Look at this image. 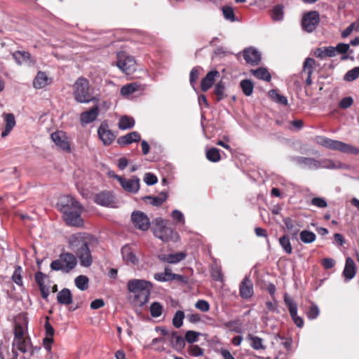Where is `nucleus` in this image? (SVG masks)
Wrapping results in <instances>:
<instances>
[{"instance_id":"f257e3e1","label":"nucleus","mask_w":359,"mask_h":359,"mask_svg":"<svg viewBox=\"0 0 359 359\" xmlns=\"http://www.w3.org/2000/svg\"><path fill=\"white\" fill-rule=\"evenodd\" d=\"M92 240V236L86 233H74L68 238L69 248L76 254L83 266L88 267L92 264L93 258L88 247Z\"/></svg>"},{"instance_id":"f03ea898","label":"nucleus","mask_w":359,"mask_h":359,"mask_svg":"<svg viewBox=\"0 0 359 359\" xmlns=\"http://www.w3.org/2000/svg\"><path fill=\"white\" fill-rule=\"evenodd\" d=\"M57 206L63 213L64 219L67 224L75 226H80L83 224V219L81 217L82 207L73 197L70 196L60 197Z\"/></svg>"},{"instance_id":"7ed1b4c3","label":"nucleus","mask_w":359,"mask_h":359,"mask_svg":"<svg viewBox=\"0 0 359 359\" xmlns=\"http://www.w3.org/2000/svg\"><path fill=\"white\" fill-rule=\"evenodd\" d=\"M128 290L134 293L133 303L135 306H143L149 300L152 284L151 282L140 280L131 279L128 282Z\"/></svg>"},{"instance_id":"20e7f679","label":"nucleus","mask_w":359,"mask_h":359,"mask_svg":"<svg viewBox=\"0 0 359 359\" xmlns=\"http://www.w3.org/2000/svg\"><path fill=\"white\" fill-rule=\"evenodd\" d=\"M316 142L318 144L329 149L337 150L346 154H359L358 148L341 141L330 139L325 136L316 137Z\"/></svg>"},{"instance_id":"39448f33","label":"nucleus","mask_w":359,"mask_h":359,"mask_svg":"<svg viewBox=\"0 0 359 359\" xmlns=\"http://www.w3.org/2000/svg\"><path fill=\"white\" fill-rule=\"evenodd\" d=\"M75 100L80 103H88L93 100L89 93V82L83 77L79 78L73 86Z\"/></svg>"},{"instance_id":"423d86ee","label":"nucleus","mask_w":359,"mask_h":359,"mask_svg":"<svg viewBox=\"0 0 359 359\" xmlns=\"http://www.w3.org/2000/svg\"><path fill=\"white\" fill-rule=\"evenodd\" d=\"M156 224L154 227V233L155 236L163 242L169 241H177L179 238L178 234L165 225V222L161 219L156 220Z\"/></svg>"},{"instance_id":"0eeeda50","label":"nucleus","mask_w":359,"mask_h":359,"mask_svg":"<svg viewBox=\"0 0 359 359\" xmlns=\"http://www.w3.org/2000/svg\"><path fill=\"white\" fill-rule=\"evenodd\" d=\"M116 66L125 74L130 75L136 70V61L134 57L124 52L117 53Z\"/></svg>"},{"instance_id":"6e6552de","label":"nucleus","mask_w":359,"mask_h":359,"mask_svg":"<svg viewBox=\"0 0 359 359\" xmlns=\"http://www.w3.org/2000/svg\"><path fill=\"white\" fill-rule=\"evenodd\" d=\"M320 22V15L317 11H309L304 14L302 27L304 30L311 33L313 32Z\"/></svg>"},{"instance_id":"1a4fd4ad","label":"nucleus","mask_w":359,"mask_h":359,"mask_svg":"<svg viewBox=\"0 0 359 359\" xmlns=\"http://www.w3.org/2000/svg\"><path fill=\"white\" fill-rule=\"evenodd\" d=\"M120 183L124 191L135 194L140 189V179L137 176H133L130 179H126L119 175H113Z\"/></svg>"},{"instance_id":"9d476101","label":"nucleus","mask_w":359,"mask_h":359,"mask_svg":"<svg viewBox=\"0 0 359 359\" xmlns=\"http://www.w3.org/2000/svg\"><path fill=\"white\" fill-rule=\"evenodd\" d=\"M50 138L57 148L67 153L71 152V146L65 132L55 131L50 135Z\"/></svg>"},{"instance_id":"9b49d317","label":"nucleus","mask_w":359,"mask_h":359,"mask_svg":"<svg viewBox=\"0 0 359 359\" xmlns=\"http://www.w3.org/2000/svg\"><path fill=\"white\" fill-rule=\"evenodd\" d=\"M284 302L288 307L290 316L292 320L294 321V324L297 327H302L304 325V320L302 317L297 315V304L294 302L292 298L287 294H285L284 295Z\"/></svg>"},{"instance_id":"f8f14e48","label":"nucleus","mask_w":359,"mask_h":359,"mask_svg":"<svg viewBox=\"0 0 359 359\" xmlns=\"http://www.w3.org/2000/svg\"><path fill=\"white\" fill-rule=\"evenodd\" d=\"M290 160L304 169L317 170L320 167V161L313 158L292 156Z\"/></svg>"},{"instance_id":"ddd939ff","label":"nucleus","mask_w":359,"mask_h":359,"mask_svg":"<svg viewBox=\"0 0 359 359\" xmlns=\"http://www.w3.org/2000/svg\"><path fill=\"white\" fill-rule=\"evenodd\" d=\"M131 219L135 227L142 231H147L150 226L148 217L141 211L133 212Z\"/></svg>"},{"instance_id":"4468645a","label":"nucleus","mask_w":359,"mask_h":359,"mask_svg":"<svg viewBox=\"0 0 359 359\" xmlns=\"http://www.w3.org/2000/svg\"><path fill=\"white\" fill-rule=\"evenodd\" d=\"M168 341L170 346L176 351L181 353L185 347V339L179 334L178 332L172 330L170 332Z\"/></svg>"},{"instance_id":"2eb2a0df","label":"nucleus","mask_w":359,"mask_h":359,"mask_svg":"<svg viewBox=\"0 0 359 359\" xmlns=\"http://www.w3.org/2000/svg\"><path fill=\"white\" fill-rule=\"evenodd\" d=\"M98 136L104 145L111 144L114 140L116 135L108 128V126L102 123L97 130Z\"/></svg>"},{"instance_id":"dca6fc26","label":"nucleus","mask_w":359,"mask_h":359,"mask_svg":"<svg viewBox=\"0 0 359 359\" xmlns=\"http://www.w3.org/2000/svg\"><path fill=\"white\" fill-rule=\"evenodd\" d=\"M243 57L245 61L252 65H257L261 61L260 53L254 48H248L244 50Z\"/></svg>"},{"instance_id":"f3484780","label":"nucleus","mask_w":359,"mask_h":359,"mask_svg":"<svg viewBox=\"0 0 359 359\" xmlns=\"http://www.w3.org/2000/svg\"><path fill=\"white\" fill-rule=\"evenodd\" d=\"M60 258L64 266V273H69L76 265V258L72 253H62L60 255Z\"/></svg>"},{"instance_id":"a211bd4d","label":"nucleus","mask_w":359,"mask_h":359,"mask_svg":"<svg viewBox=\"0 0 359 359\" xmlns=\"http://www.w3.org/2000/svg\"><path fill=\"white\" fill-rule=\"evenodd\" d=\"M219 76V73L218 71L212 70L209 72L201 82V88L202 91L206 92L208 90H209L212 87L216 79Z\"/></svg>"},{"instance_id":"6ab92c4d","label":"nucleus","mask_w":359,"mask_h":359,"mask_svg":"<svg viewBox=\"0 0 359 359\" xmlns=\"http://www.w3.org/2000/svg\"><path fill=\"white\" fill-rule=\"evenodd\" d=\"M253 285L248 276H245L240 285V294L244 299H248L253 294Z\"/></svg>"},{"instance_id":"aec40b11","label":"nucleus","mask_w":359,"mask_h":359,"mask_svg":"<svg viewBox=\"0 0 359 359\" xmlns=\"http://www.w3.org/2000/svg\"><path fill=\"white\" fill-rule=\"evenodd\" d=\"M46 336L43 339V347L48 351H50L51 344L53 342V336L55 330L53 326L49 323L48 318L45 323Z\"/></svg>"},{"instance_id":"412c9836","label":"nucleus","mask_w":359,"mask_h":359,"mask_svg":"<svg viewBox=\"0 0 359 359\" xmlns=\"http://www.w3.org/2000/svg\"><path fill=\"white\" fill-rule=\"evenodd\" d=\"M99 114V108L97 106L92 107L90 110L81 114L80 121L82 125L88 124L94 121Z\"/></svg>"},{"instance_id":"4be33fe9","label":"nucleus","mask_w":359,"mask_h":359,"mask_svg":"<svg viewBox=\"0 0 359 359\" xmlns=\"http://www.w3.org/2000/svg\"><path fill=\"white\" fill-rule=\"evenodd\" d=\"M95 201L96 203L107 207H112L114 203V196L109 192H101L97 194Z\"/></svg>"},{"instance_id":"5701e85b","label":"nucleus","mask_w":359,"mask_h":359,"mask_svg":"<svg viewBox=\"0 0 359 359\" xmlns=\"http://www.w3.org/2000/svg\"><path fill=\"white\" fill-rule=\"evenodd\" d=\"M121 254L127 264H137L138 263V258L129 245H125L121 248Z\"/></svg>"},{"instance_id":"b1692460","label":"nucleus","mask_w":359,"mask_h":359,"mask_svg":"<svg viewBox=\"0 0 359 359\" xmlns=\"http://www.w3.org/2000/svg\"><path fill=\"white\" fill-rule=\"evenodd\" d=\"M355 272V264L353 259L351 257H347L343 271L344 276L346 280H350L354 278Z\"/></svg>"},{"instance_id":"393cba45","label":"nucleus","mask_w":359,"mask_h":359,"mask_svg":"<svg viewBox=\"0 0 359 359\" xmlns=\"http://www.w3.org/2000/svg\"><path fill=\"white\" fill-rule=\"evenodd\" d=\"M283 222L287 228V229L293 235V236H295L297 235L299 230H300V228L302 226L301 223L296 220V219H292L290 217H286L283 219Z\"/></svg>"},{"instance_id":"a878e982","label":"nucleus","mask_w":359,"mask_h":359,"mask_svg":"<svg viewBox=\"0 0 359 359\" xmlns=\"http://www.w3.org/2000/svg\"><path fill=\"white\" fill-rule=\"evenodd\" d=\"M140 140V135L137 132H131L124 136L120 137L117 142L121 145H127Z\"/></svg>"},{"instance_id":"bb28decb","label":"nucleus","mask_w":359,"mask_h":359,"mask_svg":"<svg viewBox=\"0 0 359 359\" xmlns=\"http://www.w3.org/2000/svg\"><path fill=\"white\" fill-rule=\"evenodd\" d=\"M313 54L316 57L321 59L326 57H332L335 56L333 46L318 48L315 50Z\"/></svg>"},{"instance_id":"cd10ccee","label":"nucleus","mask_w":359,"mask_h":359,"mask_svg":"<svg viewBox=\"0 0 359 359\" xmlns=\"http://www.w3.org/2000/svg\"><path fill=\"white\" fill-rule=\"evenodd\" d=\"M4 115L6 121V126L1 133L2 137L7 136L15 126V120L13 114H4Z\"/></svg>"},{"instance_id":"c85d7f7f","label":"nucleus","mask_w":359,"mask_h":359,"mask_svg":"<svg viewBox=\"0 0 359 359\" xmlns=\"http://www.w3.org/2000/svg\"><path fill=\"white\" fill-rule=\"evenodd\" d=\"M181 276L177 274L172 273L168 268H165L163 273H158L154 275V278L161 282L168 281L174 279H179Z\"/></svg>"},{"instance_id":"c756f323","label":"nucleus","mask_w":359,"mask_h":359,"mask_svg":"<svg viewBox=\"0 0 359 359\" xmlns=\"http://www.w3.org/2000/svg\"><path fill=\"white\" fill-rule=\"evenodd\" d=\"M57 300L61 304H70L72 302L71 291L67 288L62 289L57 293Z\"/></svg>"},{"instance_id":"7c9ffc66","label":"nucleus","mask_w":359,"mask_h":359,"mask_svg":"<svg viewBox=\"0 0 359 359\" xmlns=\"http://www.w3.org/2000/svg\"><path fill=\"white\" fill-rule=\"evenodd\" d=\"M167 198V194L162 191L156 196H146L144 198V200L152 205L158 206L165 202Z\"/></svg>"},{"instance_id":"2f4dec72","label":"nucleus","mask_w":359,"mask_h":359,"mask_svg":"<svg viewBox=\"0 0 359 359\" xmlns=\"http://www.w3.org/2000/svg\"><path fill=\"white\" fill-rule=\"evenodd\" d=\"M186 257L184 252H177L170 255H163L160 257L161 259L170 264H177L184 259Z\"/></svg>"},{"instance_id":"473e14b6","label":"nucleus","mask_w":359,"mask_h":359,"mask_svg":"<svg viewBox=\"0 0 359 359\" xmlns=\"http://www.w3.org/2000/svg\"><path fill=\"white\" fill-rule=\"evenodd\" d=\"M48 76L44 72H39L33 81V86L35 88L41 89L48 85Z\"/></svg>"},{"instance_id":"72a5a7b5","label":"nucleus","mask_w":359,"mask_h":359,"mask_svg":"<svg viewBox=\"0 0 359 359\" xmlns=\"http://www.w3.org/2000/svg\"><path fill=\"white\" fill-rule=\"evenodd\" d=\"M13 57L18 65H22L28 61H31V55L26 51H15L13 53Z\"/></svg>"},{"instance_id":"f704fd0d","label":"nucleus","mask_w":359,"mask_h":359,"mask_svg":"<svg viewBox=\"0 0 359 359\" xmlns=\"http://www.w3.org/2000/svg\"><path fill=\"white\" fill-rule=\"evenodd\" d=\"M140 89H141L140 85L138 84L137 83H135V82L130 83L123 86L121 88V94L123 96H128Z\"/></svg>"},{"instance_id":"c9c22d12","label":"nucleus","mask_w":359,"mask_h":359,"mask_svg":"<svg viewBox=\"0 0 359 359\" xmlns=\"http://www.w3.org/2000/svg\"><path fill=\"white\" fill-rule=\"evenodd\" d=\"M214 93L217 97V101L219 102L226 97V87L222 81H219L215 86Z\"/></svg>"},{"instance_id":"e433bc0d","label":"nucleus","mask_w":359,"mask_h":359,"mask_svg":"<svg viewBox=\"0 0 359 359\" xmlns=\"http://www.w3.org/2000/svg\"><path fill=\"white\" fill-rule=\"evenodd\" d=\"M299 238L302 243L309 244L316 241V236L312 231L308 230H303L299 233Z\"/></svg>"},{"instance_id":"4c0bfd02","label":"nucleus","mask_w":359,"mask_h":359,"mask_svg":"<svg viewBox=\"0 0 359 359\" xmlns=\"http://www.w3.org/2000/svg\"><path fill=\"white\" fill-rule=\"evenodd\" d=\"M251 72L259 79H262L266 81H269L271 80V74L265 68L260 67L257 69L252 70Z\"/></svg>"},{"instance_id":"58836bf2","label":"nucleus","mask_w":359,"mask_h":359,"mask_svg":"<svg viewBox=\"0 0 359 359\" xmlns=\"http://www.w3.org/2000/svg\"><path fill=\"white\" fill-rule=\"evenodd\" d=\"M184 318L185 314L183 311H177L172 319V325L177 329L180 328L183 325Z\"/></svg>"},{"instance_id":"ea45409f","label":"nucleus","mask_w":359,"mask_h":359,"mask_svg":"<svg viewBox=\"0 0 359 359\" xmlns=\"http://www.w3.org/2000/svg\"><path fill=\"white\" fill-rule=\"evenodd\" d=\"M135 125V120L132 117L124 116L118 122V127L121 130H127L133 128Z\"/></svg>"},{"instance_id":"a19ab883","label":"nucleus","mask_w":359,"mask_h":359,"mask_svg":"<svg viewBox=\"0 0 359 359\" xmlns=\"http://www.w3.org/2000/svg\"><path fill=\"white\" fill-rule=\"evenodd\" d=\"M269 95L273 100H274L277 103L281 104L284 106H287L288 104L287 97L284 95L278 94L276 90H271L269 92Z\"/></svg>"},{"instance_id":"79ce46f5","label":"nucleus","mask_w":359,"mask_h":359,"mask_svg":"<svg viewBox=\"0 0 359 359\" xmlns=\"http://www.w3.org/2000/svg\"><path fill=\"white\" fill-rule=\"evenodd\" d=\"M240 86L246 96H250L252 94L254 85L253 83L248 79H245L241 81Z\"/></svg>"},{"instance_id":"37998d69","label":"nucleus","mask_w":359,"mask_h":359,"mask_svg":"<svg viewBox=\"0 0 359 359\" xmlns=\"http://www.w3.org/2000/svg\"><path fill=\"white\" fill-rule=\"evenodd\" d=\"M206 158L211 162H218L221 159L219 150L217 148H211L206 151Z\"/></svg>"},{"instance_id":"c03bdc74","label":"nucleus","mask_w":359,"mask_h":359,"mask_svg":"<svg viewBox=\"0 0 359 359\" xmlns=\"http://www.w3.org/2000/svg\"><path fill=\"white\" fill-rule=\"evenodd\" d=\"M279 243L283 250L287 253L291 254L292 252V248L291 245V243L290 238L287 236H283L279 238Z\"/></svg>"},{"instance_id":"a18cd8bd","label":"nucleus","mask_w":359,"mask_h":359,"mask_svg":"<svg viewBox=\"0 0 359 359\" xmlns=\"http://www.w3.org/2000/svg\"><path fill=\"white\" fill-rule=\"evenodd\" d=\"M74 283L79 290H85L88 288V278L86 276L80 275L75 278Z\"/></svg>"},{"instance_id":"49530a36","label":"nucleus","mask_w":359,"mask_h":359,"mask_svg":"<svg viewBox=\"0 0 359 359\" xmlns=\"http://www.w3.org/2000/svg\"><path fill=\"white\" fill-rule=\"evenodd\" d=\"M320 168H326V169H340L342 168V164L335 163L334 161L331 160H323L320 161Z\"/></svg>"},{"instance_id":"de8ad7c7","label":"nucleus","mask_w":359,"mask_h":359,"mask_svg":"<svg viewBox=\"0 0 359 359\" xmlns=\"http://www.w3.org/2000/svg\"><path fill=\"white\" fill-rule=\"evenodd\" d=\"M201 334L200 332L189 330L185 333L184 339L189 344H193L198 341V337Z\"/></svg>"},{"instance_id":"09e8293b","label":"nucleus","mask_w":359,"mask_h":359,"mask_svg":"<svg viewBox=\"0 0 359 359\" xmlns=\"http://www.w3.org/2000/svg\"><path fill=\"white\" fill-rule=\"evenodd\" d=\"M163 306L159 302H154L150 306L151 316L154 318L159 317L162 314Z\"/></svg>"},{"instance_id":"8fccbe9b","label":"nucleus","mask_w":359,"mask_h":359,"mask_svg":"<svg viewBox=\"0 0 359 359\" xmlns=\"http://www.w3.org/2000/svg\"><path fill=\"white\" fill-rule=\"evenodd\" d=\"M359 77V67L348 71L344 75V80L346 81H353Z\"/></svg>"},{"instance_id":"3c124183","label":"nucleus","mask_w":359,"mask_h":359,"mask_svg":"<svg viewBox=\"0 0 359 359\" xmlns=\"http://www.w3.org/2000/svg\"><path fill=\"white\" fill-rule=\"evenodd\" d=\"M248 339L251 341V346L256 350L262 349L264 346L262 345V339L259 337L252 336L249 334Z\"/></svg>"},{"instance_id":"603ef678","label":"nucleus","mask_w":359,"mask_h":359,"mask_svg":"<svg viewBox=\"0 0 359 359\" xmlns=\"http://www.w3.org/2000/svg\"><path fill=\"white\" fill-rule=\"evenodd\" d=\"M271 17L273 20L280 21L283 18V8L281 6H276L272 10Z\"/></svg>"},{"instance_id":"864d4df0","label":"nucleus","mask_w":359,"mask_h":359,"mask_svg":"<svg viewBox=\"0 0 359 359\" xmlns=\"http://www.w3.org/2000/svg\"><path fill=\"white\" fill-rule=\"evenodd\" d=\"M353 30L358 31L359 30V21L354 22L351 23L348 27H347L342 32L341 37L346 38L348 37Z\"/></svg>"},{"instance_id":"5fc2aeb1","label":"nucleus","mask_w":359,"mask_h":359,"mask_svg":"<svg viewBox=\"0 0 359 359\" xmlns=\"http://www.w3.org/2000/svg\"><path fill=\"white\" fill-rule=\"evenodd\" d=\"M316 65V60L311 57H307L303 64V71L309 72L311 70V73L313 72V69Z\"/></svg>"},{"instance_id":"6e6d98bb","label":"nucleus","mask_w":359,"mask_h":359,"mask_svg":"<svg viewBox=\"0 0 359 359\" xmlns=\"http://www.w3.org/2000/svg\"><path fill=\"white\" fill-rule=\"evenodd\" d=\"M22 267L20 266H17L15 268L12 276V280L14 283H15L18 285H22V279L21 276Z\"/></svg>"},{"instance_id":"4d7b16f0","label":"nucleus","mask_w":359,"mask_h":359,"mask_svg":"<svg viewBox=\"0 0 359 359\" xmlns=\"http://www.w3.org/2000/svg\"><path fill=\"white\" fill-rule=\"evenodd\" d=\"M222 13L226 20L234 22L236 20L233 9L230 6H224Z\"/></svg>"},{"instance_id":"13d9d810","label":"nucleus","mask_w":359,"mask_h":359,"mask_svg":"<svg viewBox=\"0 0 359 359\" xmlns=\"http://www.w3.org/2000/svg\"><path fill=\"white\" fill-rule=\"evenodd\" d=\"M188 352L189 355L195 357L201 356L203 354V350L198 345L189 346L188 348Z\"/></svg>"},{"instance_id":"bf43d9fd","label":"nucleus","mask_w":359,"mask_h":359,"mask_svg":"<svg viewBox=\"0 0 359 359\" xmlns=\"http://www.w3.org/2000/svg\"><path fill=\"white\" fill-rule=\"evenodd\" d=\"M350 48V45L348 43H339L337 45L336 47H334V51L335 55L337 53L345 54L346 53Z\"/></svg>"},{"instance_id":"052dcab7","label":"nucleus","mask_w":359,"mask_h":359,"mask_svg":"<svg viewBox=\"0 0 359 359\" xmlns=\"http://www.w3.org/2000/svg\"><path fill=\"white\" fill-rule=\"evenodd\" d=\"M311 205L320 208H324L327 206V201L324 198L320 197L313 198L311 201Z\"/></svg>"},{"instance_id":"680f3d73","label":"nucleus","mask_w":359,"mask_h":359,"mask_svg":"<svg viewBox=\"0 0 359 359\" xmlns=\"http://www.w3.org/2000/svg\"><path fill=\"white\" fill-rule=\"evenodd\" d=\"M195 307L203 312H207L210 309V304L207 301L200 299L195 304Z\"/></svg>"},{"instance_id":"e2e57ef3","label":"nucleus","mask_w":359,"mask_h":359,"mask_svg":"<svg viewBox=\"0 0 359 359\" xmlns=\"http://www.w3.org/2000/svg\"><path fill=\"white\" fill-rule=\"evenodd\" d=\"M144 182L149 186L155 184L157 182V177L156 175L151 172H147L144 175Z\"/></svg>"},{"instance_id":"0e129e2a","label":"nucleus","mask_w":359,"mask_h":359,"mask_svg":"<svg viewBox=\"0 0 359 359\" xmlns=\"http://www.w3.org/2000/svg\"><path fill=\"white\" fill-rule=\"evenodd\" d=\"M319 312H320V311H319L318 306L316 304H313L310 307V309L307 313V317L311 320L315 319L318 316Z\"/></svg>"},{"instance_id":"69168bd1","label":"nucleus","mask_w":359,"mask_h":359,"mask_svg":"<svg viewBox=\"0 0 359 359\" xmlns=\"http://www.w3.org/2000/svg\"><path fill=\"white\" fill-rule=\"evenodd\" d=\"M50 268L53 271H62L64 272V266L61 258L53 261L50 264Z\"/></svg>"},{"instance_id":"338daca9","label":"nucleus","mask_w":359,"mask_h":359,"mask_svg":"<svg viewBox=\"0 0 359 359\" xmlns=\"http://www.w3.org/2000/svg\"><path fill=\"white\" fill-rule=\"evenodd\" d=\"M199 67H194L191 69L190 72V78L189 81L191 85H194L196 81L198 79L199 76Z\"/></svg>"},{"instance_id":"774afa93","label":"nucleus","mask_w":359,"mask_h":359,"mask_svg":"<svg viewBox=\"0 0 359 359\" xmlns=\"http://www.w3.org/2000/svg\"><path fill=\"white\" fill-rule=\"evenodd\" d=\"M46 278V275L43 274L42 272L39 271L36 273L35 274V280L37 284L39 285V287H42L43 286H46L44 284V280Z\"/></svg>"}]
</instances>
